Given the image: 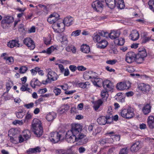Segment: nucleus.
<instances>
[{
  "label": "nucleus",
  "instance_id": "3",
  "mask_svg": "<svg viewBox=\"0 0 154 154\" xmlns=\"http://www.w3.org/2000/svg\"><path fill=\"white\" fill-rule=\"evenodd\" d=\"M65 135L64 132H53L50 134L49 138L51 141L56 143L60 140H63Z\"/></svg>",
  "mask_w": 154,
  "mask_h": 154
},
{
  "label": "nucleus",
  "instance_id": "21",
  "mask_svg": "<svg viewBox=\"0 0 154 154\" xmlns=\"http://www.w3.org/2000/svg\"><path fill=\"white\" fill-rule=\"evenodd\" d=\"M116 0H105L106 5L110 8L113 9L116 5Z\"/></svg>",
  "mask_w": 154,
  "mask_h": 154
},
{
  "label": "nucleus",
  "instance_id": "58",
  "mask_svg": "<svg viewBox=\"0 0 154 154\" xmlns=\"http://www.w3.org/2000/svg\"><path fill=\"white\" fill-rule=\"evenodd\" d=\"M34 106V103H31L27 104H25L24 105V107L27 109H29L32 108Z\"/></svg>",
  "mask_w": 154,
  "mask_h": 154
},
{
  "label": "nucleus",
  "instance_id": "63",
  "mask_svg": "<svg viewBox=\"0 0 154 154\" xmlns=\"http://www.w3.org/2000/svg\"><path fill=\"white\" fill-rule=\"evenodd\" d=\"M148 125L150 128H154V121L148 122Z\"/></svg>",
  "mask_w": 154,
  "mask_h": 154
},
{
  "label": "nucleus",
  "instance_id": "26",
  "mask_svg": "<svg viewBox=\"0 0 154 154\" xmlns=\"http://www.w3.org/2000/svg\"><path fill=\"white\" fill-rule=\"evenodd\" d=\"M56 116L55 113L54 112H51L48 114L46 116V119L48 121H53L55 118Z\"/></svg>",
  "mask_w": 154,
  "mask_h": 154
},
{
  "label": "nucleus",
  "instance_id": "8",
  "mask_svg": "<svg viewBox=\"0 0 154 154\" xmlns=\"http://www.w3.org/2000/svg\"><path fill=\"white\" fill-rule=\"evenodd\" d=\"M130 86V84L128 81L125 82H121L118 83L116 85L117 89L120 90H123L125 89H128Z\"/></svg>",
  "mask_w": 154,
  "mask_h": 154
},
{
  "label": "nucleus",
  "instance_id": "1",
  "mask_svg": "<svg viewBox=\"0 0 154 154\" xmlns=\"http://www.w3.org/2000/svg\"><path fill=\"white\" fill-rule=\"evenodd\" d=\"M82 128L80 125L78 124L72 125L71 130L68 131L65 133V137L67 142L69 143H74L75 141V135L81 131Z\"/></svg>",
  "mask_w": 154,
  "mask_h": 154
},
{
  "label": "nucleus",
  "instance_id": "22",
  "mask_svg": "<svg viewBox=\"0 0 154 154\" xmlns=\"http://www.w3.org/2000/svg\"><path fill=\"white\" fill-rule=\"evenodd\" d=\"M147 34L146 33L144 32L141 35L142 42V43H146L149 42L151 39V37L147 36Z\"/></svg>",
  "mask_w": 154,
  "mask_h": 154
},
{
  "label": "nucleus",
  "instance_id": "7",
  "mask_svg": "<svg viewBox=\"0 0 154 154\" xmlns=\"http://www.w3.org/2000/svg\"><path fill=\"white\" fill-rule=\"evenodd\" d=\"M91 6L94 10L100 11L102 10L103 5L99 0H96L92 3Z\"/></svg>",
  "mask_w": 154,
  "mask_h": 154
},
{
  "label": "nucleus",
  "instance_id": "24",
  "mask_svg": "<svg viewBox=\"0 0 154 154\" xmlns=\"http://www.w3.org/2000/svg\"><path fill=\"white\" fill-rule=\"evenodd\" d=\"M41 84V83L37 79H33L31 81L30 83L31 86L33 88H35L36 85L40 86Z\"/></svg>",
  "mask_w": 154,
  "mask_h": 154
},
{
  "label": "nucleus",
  "instance_id": "25",
  "mask_svg": "<svg viewBox=\"0 0 154 154\" xmlns=\"http://www.w3.org/2000/svg\"><path fill=\"white\" fill-rule=\"evenodd\" d=\"M131 39L133 41L137 40L139 37V34L137 31L134 30L131 34Z\"/></svg>",
  "mask_w": 154,
  "mask_h": 154
},
{
  "label": "nucleus",
  "instance_id": "49",
  "mask_svg": "<svg viewBox=\"0 0 154 154\" xmlns=\"http://www.w3.org/2000/svg\"><path fill=\"white\" fill-rule=\"evenodd\" d=\"M128 150L127 148H122L120 150L119 154H128Z\"/></svg>",
  "mask_w": 154,
  "mask_h": 154
},
{
  "label": "nucleus",
  "instance_id": "4",
  "mask_svg": "<svg viewBox=\"0 0 154 154\" xmlns=\"http://www.w3.org/2000/svg\"><path fill=\"white\" fill-rule=\"evenodd\" d=\"M120 114L122 117L128 119L132 118L134 115L133 110L130 107L122 109Z\"/></svg>",
  "mask_w": 154,
  "mask_h": 154
},
{
  "label": "nucleus",
  "instance_id": "56",
  "mask_svg": "<svg viewBox=\"0 0 154 154\" xmlns=\"http://www.w3.org/2000/svg\"><path fill=\"white\" fill-rule=\"evenodd\" d=\"M69 106L67 104H66L63 106L61 111L64 112L68 110L69 109Z\"/></svg>",
  "mask_w": 154,
  "mask_h": 154
},
{
  "label": "nucleus",
  "instance_id": "27",
  "mask_svg": "<svg viewBox=\"0 0 154 154\" xmlns=\"http://www.w3.org/2000/svg\"><path fill=\"white\" fill-rule=\"evenodd\" d=\"M81 51L85 53H88L90 51V48L87 45H83L81 47Z\"/></svg>",
  "mask_w": 154,
  "mask_h": 154
},
{
  "label": "nucleus",
  "instance_id": "62",
  "mask_svg": "<svg viewBox=\"0 0 154 154\" xmlns=\"http://www.w3.org/2000/svg\"><path fill=\"white\" fill-rule=\"evenodd\" d=\"M19 31L20 32H23L25 31L24 28V26L23 24H20L18 27Z\"/></svg>",
  "mask_w": 154,
  "mask_h": 154
},
{
  "label": "nucleus",
  "instance_id": "31",
  "mask_svg": "<svg viewBox=\"0 0 154 154\" xmlns=\"http://www.w3.org/2000/svg\"><path fill=\"white\" fill-rule=\"evenodd\" d=\"M117 7L118 8L121 9L124 8L125 7L123 0H119L117 4H116L115 6Z\"/></svg>",
  "mask_w": 154,
  "mask_h": 154
},
{
  "label": "nucleus",
  "instance_id": "40",
  "mask_svg": "<svg viewBox=\"0 0 154 154\" xmlns=\"http://www.w3.org/2000/svg\"><path fill=\"white\" fill-rule=\"evenodd\" d=\"M98 34L101 36L105 37H109V34L108 32L103 31H100L98 32Z\"/></svg>",
  "mask_w": 154,
  "mask_h": 154
},
{
  "label": "nucleus",
  "instance_id": "6",
  "mask_svg": "<svg viewBox=\"0 0 154 154\" xmlns=\"http://www.w3.org/2000/svg\"><path fill=\"white\" fill-rule=\"evenodd\" d=\"M136 55L132 51L128 52L126 55L125 61L128 63H131L135 61Z\"/></svg>",
  "mask_w": 154,
  "mask_h": 154
},
{
  "label": "nucleus",
  "instance_id": "59",
  "mask_svg": "<svg viewBox=\"0 0 154 154\" xmlns=\"http://www.w3.org/2000/svg\"><path fill=\"white\" fill-rule=\"evenodd\" d=\"M69 68L71 71L74 72L76 70L77 67L74 65H71L69 66Z\"/></svg>",
  "mask_w": 154,
  "mask_h": 154
},
{
  "label": "nucleus",
  "instance_id": "32",
  "mask_svg": "<svg viewBox=\"0 0 154 154\" xmlns=\"http://www.w3.org/2000/svg\"><path fill=\"white\" fill-rule=\"evenodd\" d=\"M81 131H79V133L76 134L75 135V137H76V139H75V141L80 140L81 139L84 138L86 136L83 134L80 133Z\"/></svg>",
  "mask_w": 154,
  "mask_h": 154
},
{
  "label": "nucleus",
  "instance_id": "60",
  "mask_svg": "<svg viewBox=\"0 0 154 154\" xmlns=\"http://www.w3.org/2000/svg\"><path fill=\"white\" fill-rule=\"evenodd\" d=\"M127 70L129 72H133L135 71V69L134 68V67L131 66L128 67L127 69Z\"/></svg>",
  "mask_w": 154,
  "mask_h": 154
},
{
  "label": "nucleus",
  "instance_id": "46",
  "mask_svg": "<svg viewBox=\"0 0 154 154\" xmlns=\"http://www.w3.org/2000/svg\"><path fill=\"white\" fill-rule=\"evenodd\" d=\"M14 61L13 57H8L7 61L6 63L8 64H12Z\"/></svg>",
  "mask_w": 154,
  "mask_h": 154
},
{
  "label": "nucleus",
  "instance_id": "48",
  "mask_svg": "<svg viewBox=\"0 0 154 154\" xmlns=\"http://www.w3.org/2000/svg\"><path fill=\"white\" fill-rule=\"evenodd\" d=\"M12 82L11 81H9L7 82L6 84V87L7 91L8 92L11 88L12 86Z\"/></svg>",
  "mask_w": 154,
  "mask_h": 154
},
{
  "label": "nucleus",
  "instance_id": "30",
  "mask_svg": "<svg viewBox=\"0 0 154 154\" xmlns=\"http://www.w3.org/2000/svg\"><path fill=\"white\" fill-rule=\"evenodd\" d=\"M103 103V101L100 100L94 102L93 106L95 110H97Z\"/></svg>",
  "mask_w": 154,
  "mask_h": 154
},
{
  "label": "nucleus",
  "instance_id": "9",
  "mask_svg": "<svg viewBox=\"0 0 154 154\" xmlns=\"http://www.w3.org/2000/svg\"><path fill=\"white\" fill-rule=\"evenodd\" d=\"M23 43L30 50L33 49L35 45L33 41L29 38H25L23 41Z\"/></svg>",
  "mask_w": 154,
  "mask_h": 154
},
{
  "label": "nucleus",
  "instance_id": "41",
  "mask_svg": "<svg viewBox=\"0 0 154 154\" xmlns=\"http://www.w3.org/2000/svg\"><path fill=\"white\" fill-rule=\"evenodd\" d=\"M148 4L149 8L154 12V0H150L148 2Z\"/></svg>",
  "mask_w": 154,
  "mask_h": 154
},
{
  "label": "nucleus",
  "instance_id": "29",
  "mask_svg": "<svg viewBox=\"0 0 154 154\" xmlns=\"http://www.w3.org/2000/svg\"><path fill=\"white\" fill-rule=\"evenodd\" d=\"M90 85V84L88 82H82L77 83L76 85L79 87L82 88H88V86Z\"/></svg>",
  "mask_w": 154,
  "mask_h": 154
},
{
  "label": "nucleus",
  "instance_id": "15",
  "mask_svg": "<svg viewBox=\"0 0 154 154\" xmlns=\"http://www.w3.org/2000/svg\"><path fill=\"white\" fill-rule=\"evenodd\" d=\"M108 43L107 41L103 39L99 42L96 44L97 47L100 48H104L106 47L108 45Z\"/></svg>",
  "mask_w": 154,
  "mask_h": 154
},
{
  "label": "nucleus",
  "instance_id": "61",
  "mask_svg": "<svg viewBox=\"0 0 154 154\" xmlns=\"http://www.w3.org/2000/svg\"><path fill=\"white\" fill-rule=\"evenodd\" d=\"M116 60H109L106 61V63L108 64L111 65L114 64L116 62Z\"/></svg>",
  "mask_w": 154,
  "mask_h": 154
},
{
  "label": "nucleus",
  "instance_id": "18",
  "mask_svg": "<svg viewBox=\"0 0 154 154\" xmlns=\"http://www.w3.org/2000/svg\"><path fill=\"white\" fill-rule=\"evenodd\" d=\"M151 106L149 104H146L144 105L142 109V111L143 113L146 115L149 114L151 111Z\"/></svg>",
  "mask_w": 154,
  "mask_h": 154
},
{
  "label": "nucleus",
  "instance_id": "35",
  "mask_svg": "<svg viewBox=\"0 0 154 154\" xmlns=\"http://www.w3.org/2000/svg\"><path fill=\"white\" fill-rule=\"evenodd\" d=\"M108 91L106 90H103L101 92V97L103 99L104 98V100H106L109 96Z\"/></svg>",
  "mask_w": 154,
  "mask_h": 154
},
{
  "label": "nucleus",
  "instance_id": "45",
  "mask_svg": "<svg viewBox=\"0 0 154 154\" xmlns=\"http://www.w3.org/2000/svg\"><path fill=\"white\" fill-rule=\"evenodd\" d=\"M94 131H93L92 133L93 135H96L97 134L99 133L100 131V128L98 127H94Z\"/></svg>",
  "mask_w": 154,
  "mask_h": 154
},
{
  "label": "nucleus",
  "instance_id": "38",
  "mask_svg": "<svg viewBox=\"0 0 154 154\" xmlns=\"http://www.w3.org/2000/svg\"><path fill=\"white\" fill-rule=\"evenodd\" d=\"M57 25L58 27V29H60L61 32H63L64 31L65 25L63 22L60 23H57Z\"/></svg>",
  "mask_w": 154,
  "mask_h": 154
},
{
  "label": "nucleus",
  "instance_id": "13",
  "mask_svg": "<svg viewBox=\"0 0 154 154\" xmlns=\"http://www.w3.org/2000/svg\"><path fill=\"white\" fill-rule=\"evenodd\" d=\"M59 17V14L57 13H54L50 15L48 19V21L50 23H55Z\"/></svg>",
  "mask_w": 154,
  "mask_h": 154
},
{
  "label": "nucleus",
  "instance_id": "53",
  "mask_svg": "<svg viewBox=\"0 0 154 154\" xmlns=\"http://www.w3.org/2000/svg\"><path fill=\"white\" fill-rule=\"evenodd\" d=\"M53 91L56 95H58L60 94L61 92L60 89L56 88H55V89Z\"/></svg>",
  "mask_w": 154,
  "mask_h": 154
},
{
  "label": "nucleus",
  "instance_id": "52",
  "mask_svg": "<svg viewBox=\"0 0 154 154\" xmlns=\"http://www.w3.org/2000/svg\"><path fill=\"white\" fill-rule=\"evenodd\" d=\"M55 49L54 47L53 46L47 48V53L48 54H50L52 51H53Z\"/></svg>",
  "mask_w": 154,
  "mask_h": 154
},
{
  "label": "nucleus",
  "instance_id": "33",
  "mask_svg": "<svg viewBox=\"0 0 154 154\" xmlns=\"http://www.w3.org/2000/svg\"><path fill=\"white\" fill-rule=\"evenodd\" d=\"M115 44L119 45H122L125 43V40L123 38H120L118 39H116L114 41Z\"/></svg>",
  "mask_w": 154,
  "mask_h": 154
},
{
  "label": "nucleus",
  "instance_id": "34",
  "mask_svg": "<svg viewBox=\"0 0 154 154\" xmlns=\"http://www.w3.org/2000/svg\"><path fill=\"white\" fill-rule=\"evenodd\" d=\"M40 152V148L38 147H37L34 148H30L27 150V152L29 154L31 153H36Z\"/></svg>",
  "mask_w": 154,
  "mask_h": 154
},
{
  "label": "nucleus",
  "instance_id": "17",
  "mask_svg": "<svg viewBox=\"0 0 154 154\" xmlns=\"http://www.w3.org/2000/svg\"><path fill=\"white\" fill-rule=\"evenodd\" d=\"M19 41L17 40H12L10 41L8 43V46L11 48H13L14 47H19L20 45L18 43Z\"/></svg>",
  "mask_w": 154,
  "mask_h": 154
},
{
  "label": "nucleus",
  "instance_id": "57",
  "mask_svg": "<svg viewBox=\"0 0 154 154\" xmlns=\"http://www.w3.org/2000/svg\"><path fill=\"white\" fill-rule=\"evenodd\" d=\"M98 148V146L96 144H94L92 145L91 150L92 151L94 152H96L97 151Z\"/></svg>",
  "mask_w": 154,
  "mask_h": 154
},
{
  "label": "nucleus",
  "instance_id": "47",
  "mask_svg": "<svg viewBox=\"0 0 154 154\" xmlns=\"http://www.w3.org/2000/svg\"><path fill=\"white\" fill-rule=\"evenodd\" d=\"M27 70V68L25 66H22L20 69V73H24L26 72Z\"/></svg>",
  "mask_w": 154,
  "mask_h": 154
},
{
  "label": "nucleus",
  "instance_id": "11",
  "mask_svg": "<svg viewBox=\"0 0 154 154\" xmlns=\"http://www.w3.org/2000/svg\"><path fill=\"white\" fill-rule=\"evenodd\" d=\"M103 86L104 88L108 91H111L114 88L112 83L110 81L106 80L103 83Z\"/></svg>",
  "mask_w": 154,
  "mask_h": 154
},
{
  "label": "nucleus",
  "instance_id": "44",
  "mask_svg": "<svg viewBox=\"0 0 154 154\" xmlns=\"http://www.w3.org/2000/svg\"><path fill=\"white\" fill-rule=\"evenodd\" d=\"M81 32V30H77L74 31L72 32V33L71 35V36H76L79 35Z\"/></svg>",
  "mask_w": 154,
  "mask_h": 154
},
{
  "label": "nucleus",
  "instance_id": "10",
  "mask_svg": "<svg viewBox=\"0 0 154 154\" xmlns=\"http://www.w3.org/2000/svg\"><path fill=\"white\" fill-rule=\"evenodd\" d=\"M139 90L141 91L143 93H148L150 90V86L149 85L144 83H141L138 85Z\"/></svg>",
  "mask_w": 154,
  "mask_h": 154
},
{
  "label": "nucleus",
  "instance_id": "12",
  "mask_svg": "<svg viewBox=\"0 0 154 154\" xmlns=\"http://www.w3.org/2000/svg\"><path fill=\"white\" fill-rule=\"evenodd\" d=\"M48 78L49 80L53 81L56 80L57 79V74L54 72L52 71L51 69H48Z\"/></svg>",
  "mask_w": 154,
  "mask_h": 154
},
{
  "label": "nucleus",
  "instance_id": "20",
  "mask_svg": "<svg viewBox=\"0 0 154 154\" xmlns=\"http://www.w3.org/2000/svg\"><path fill=\"white\" fill-rule=\"evenodd\" d=\"M140 143L139 141H137L134 143L131 147V150L132 152H136L140 148Z\"/></svg>",
  "mask_w": 154,
  "mask_h": 154
},
{
  "label": "nucleus",
  "instance_id": "36",
  "mask_svg": "<svg viewBox=\"0 0 154 154\" xmlns=\"http://www.w3.org/2000/svg\"><path fill=\"white\" fill-rule=\"evenodd\" d=\"M88 74L89 79H96L97 77L96 73L94 72L90 71L88 72Z\"/></svg>",
  "mask_w": 154,
  "mask_h": 154
},
{
  "label": "nucleus",
  "instance_id": "50",
  "mask_svg": "<svg viewBox=\"0 0 154 154\" xmlns=\"http://www.w3.org/2000/svg\"><path fill=\"white\" fill-rule=\"evenodd\" d=\"M20 89L22 91H27L29 92L30 89L26 87L25 85H23L20 88Z\"/></svg>",
  "mask_w": 154,
  "mask_h": 154
},
{
  "label": "nucleus",
  "instance_id": "2",
  "mask_svg": "<svg viewBox=\"0 0 154 154\" xmlns=\"http://www.w3.org/2000/svg\"><path fill=\"white\" fill-rule=\"evenodd\" d=\"M32 125V131L35 134L37 137H40L42 134L43 130L39 120L34 119L33 121Z\"/></svg>",
  "mask_w": 154,
  "mask_h": 154
},
{
  "label": "nucleus",
  "instance_id": "39",
  "mask_svg": "<svg viewBox=\"0 0 154 154\" xmlns=\"http://www.w3.org/2000/svg\"><path fill=\"white\" fill-rule=\"evenodd\" d=\"M144 60V58L139 56V55H136V58L135 61L138 63H142Z\"/></svg>",
  "mask_w": 154,
  "mask_h": 154
},
{
  "label": "nucleus",
  "instance_id": "42",
  "mask_svg": "<svg viewBox=\"0 0 154 154\" xmlns=\"http://www.w3.org/2000/svg\"><path fill=\"white\" fill-rule=\"evenodd\" d=\"M25 112L24 111H21L16 113V116L17 118L21 119L25 115Z\"/></svg>",
  "mask_w": 154,
  "mask_h": 154
},
{
  "label": "nucleus",
  "instance_id": "16",
  "mask_svg": "<svg viewBox=\"0 0 154 154\" xmlns=\"http://www.w3.org/2000/svg\"><path fill=\"white\" fill-rule=\"evenodd\" d=\"M14 21L13 18L11 16L7 17L2 21V26L4 27L7 24H9L12 23Z\"/></svg>",
  "mask_w": 154,
  "mask_h": 154
},
{
  "label": "nucleus",
  "instance_id": "28",
  "mask_svg": "<svg viewBox=\"0 0 154 154\" xmlns=\"http://www.w3.org/2000/svg\"><path fill=\"white\" fill-rule=\"evenodd\" d=\"M114 137L115 139L116 140H119L120 139V136L119 135H116L115 136L113 135L112 136V137H111L109 138H106V143H112L114 141L113 139V137Z\"/></svg>",
  "mask_w": 154,
  "mask_h": 154
},
{
  "label": "nucleus",
  "instance_id": "19",
  "mask_svg": "<svg viewBox=\"0 0 154 154\" xmlns=\"http://www.w3.org/2000/svg\"><path fill=\"white\" fill-rule=\"evenodd\" d=\"M73 20V18L71 17H66L64 20H63V22L65 26H69L72 24Z\"/></svg>",
  "mask_w": 154,
  "mask_h": 154
},
{
  "label": "nucleus",
  "instance_id": "55",
  "mask_svg": "<svg viewBox=\"0 0 154 154\" xmlns=\"http://www.w3.org/2000/svg\"><path fill=\"white\" fill-rule=\"evenodd\" d=\"M88 139L86 138L81 139L79 141L80 144L82 145L88 142Z\"/></svg>",
  "mask_w": 154,
  "mask_h": 154
},
{
  "label": "nucleus",
  "instance_id": "14",
  "mask_svg": "<svg viewBox=\"0 0 154 154\" xmlns=\"http://www.w3.org/2000/svg\"><path fill=\"white\" fill-rule=\"evenodd\" d=\"M91 81L95 86L100 87L102 85L103 86V83L104 82L101 78L97 77L96 79H91Z\"/></svg>",
  "mask_w": 154,
  "mask_h": 154
},
{
  "label": "nucleus",
  "instance_id": "43",
  "mask_svg": "<svg viewBox=\"0 0 154 154\" xmlns=\"http://www.w3.org/2000/svg\"><path fill=\"white\" fill-rule=\"evenodd\" d=\"M143 51L139 52L137 55H139V56H140L144 58L146 56L147 54L145 49L144 48H143Z\"/></svg>",
  "mask_w": 154,
  "mask_h": 154
},
{
  "label": "nucleus",
  "instance_id": "54",
  "mask_svg": "<svg viewBox=\"0 0 154 154\" xmlns=\"http://www.w3.org/2000/svg\"><path fill=\"white\" fill-rule=\"evenodd\" d=\"M12 124L15 125L17 124L19 125H22L23 124V122L22 120H15L13 122Z\"/></svg>",
  "mask_w": 154,
  "mask_h": 154
},
{
  "label": "nucleus",
  "instance_id": "51",
  "mask_svg": "<svg viewBox=\"0 0 154 154\" xmlns=\"http://www.w3.org/2000/svg\"><path fill=\"white\" fill-rule=\"evenodd\" d=\"M23 132L26 133L25 134H23V136L26 140H28L30 137V136L28 134L29 133L28 131L25 130Z\"/></svg>",
  "mask_w": 154,
  "mask_h": 154
},
{
  "label": "nucleus",
  "instance_id": "5",
  "mask_svg": "<svg viewBox=\"0 0 154 154\" xmlns=\"http://www.w3.org/2000/svg\"><path fill=\"white\" fill-rule=\"evenodd\" d=\"M109 109L108 110V111L107 112L108 113V115H106V116H101L99 117L97 119V122L98 123L101 125H104L106 123H109V120L110 119V118L112 117V110H111L109 112Z\"/></svg>",
  "mask_w": 154,
  "mask_h": 154
},
{
  "label": "nucleus",
  "instance_id": "37",
  "mask_svg": "<svg viewBox=\"0 0 154 154\" xmlns=\"http://www.w3.org/2000/svg\"><path fill=\"white\" fill-rule=\"evenodd\" d=\"M100 35L98 33H94L93 36V40L94 41L97 42V43L99 42V41L100 39Z\"/></svg>",
  "mask_w": 154,
  "mask_h": 154
},
{
  "label": "nucleus",
  "instance_id": "23",
  "mask_svg": "<svg viewBox=\"0 0 154 154\" xmlns=\"http://www.w3.org/2000/svg\"><path fill=\"white\" fill-rule=\"evenodd\" d=\"M120 34L119 32L112 31L109 33V38L112 39H116L119 37Z\"/></svg>",
  "mask_w": 154,
  "mask_h": 154
},
{
  "label": "nucleus",
  "instance_id": "64",
  "mask_svg": "<svg viewBox=\"0 0 154 154\" xmlns=\"http://www.w3.org/2000/svg\"><path fill=\"white\" fill-rule=\"evenodd\" d=\"M77 69L78 70L81 71H84L86 69V68L83 66H78Z\"/></svg>",
  "mask_w": 154,
  "mask_h": 154
}]
</instances>
